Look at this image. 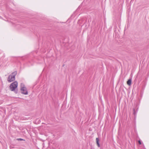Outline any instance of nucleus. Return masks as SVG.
Listing matches in <instances>:
<instances>
[{
	"mask_svg": "<svg viewBox=\"0 0 149 149\" xmlns=\"http://www.w3.org/2000/svg\"><path fill=\"white\" fill-rule=\"evenodd\" d=\"M15 92L16 93H17V91H15Z\"/></svg>",
	"mask_w": 149,
	"mask_h": 149,
	"instance_id": "nucleus-8",
	"label": "nucleus"
},
{
	"mask_svg": "<svg viewBox=\"0 0 149 149\" xmlns=\"http://www.w3.org/2000/svg\"><path fill=\"white\" fill-rule=\"evenodd\" d=\"M18 83L16 81H15L11 83L10 86V90L12 91H15V89L17 87Z\"/></svg>",
	"mask_w": 149,
	"mask_h": 149,
	"instance_id": "nucleus-3",
	"label": "nucleus"
},
{
	"mask_svg": "<svg viewBox=\"0 0 149 149\" xmlns=\"http://www.w3.org/2000/svg\"><path fill=\"white\" fill-rule=\"evenodd\" d=\"M17 74V72L15 71L10 75L8 79V82H10L14 81L15 79V76Z\"/></svg>",
	"mask_w": 149,
	"mask_h": 149,
	"instance_id": "nucleus-1",
	"label": "nucleus"
},
{
	"mask_svg": "<svg viewBox=\"0 0 149 149\" xmlns=\"http://www.w3.org/2000/svg\"><path fill=\"white\" fill-rule=\"evenodd\" d=\"M131 82H132L131 79H129L127 82V84L128 85L130 86L131 85Z\"/></svg>",
	"mask_w": 149,
	"mask_h": 149,
	"instance_id": "nucleus-4",
	"label": "nucleus"
},
{
	"mask_svg": "<svg viewBox=\"0 0 149 149\" xmlns=\"http://www.w3.org/2000/svg\"><path fill=\"white\" fill-rule=\"evenodd\" d=\"M18 140H20V141H22V140H23L22 139H18Z\"/></svg>",
	"mask_w": 149,
	"mask_h": 149,
	"instance_id": "nucleus-6",
	"label": "nucleus"
},
{
	"mask_svg": "<svg viewBox=\"0 0 149 149\" xmlns=\"http://www.w3.org/2000/svg\"><path fill=\"white\" fill-rule=\"evenodd\" d=\"M96 141L97 146L99 147H100V145L99 143V139L98 138H96Z\"/></svg>",
	"mask_w": 149,
	"mask_h": 149,
	"instance_id": "nucleus-5",
	"label": "nucleus"
},
{
	"mask_svg": "<svg viewBox=\"0 0 149 149\" xmlns=\"http://www.w3.org/2000/svg\"><path fill=\"white\" fill-rule=\"evenodd\" d=\"M134 114H135V112H134Z\"/></svg>",
	"mask_w": 149,
	"mask_h": 149,
	"instance_id": "nucleus-9",
	"label": "nucleus"
},
{
	"mask_svg": "<svg viewBox=\"0 0 149 149\" xmlns=\"http://www.w3.org/2000/svg\"><path fill=\"white\" fill-rule=\"evenodd\" d=\"M20 90L22 94L25 95L28 94V92L27 89L25 86L24 84L21 83V84Z\"/></svg>",
	"mask_w": 149,
	"mask_h": 149,
	"instance_id": "nucleus-2",
	"label": "nucleus"
},
{
	"mask_svg": "<svg viewBox=\"0 0 149 149\" xmlns=\"http://www.w3.org/2000/svg\"><path fill=\"white\" fill-rule=\"evenodd\" d=\"M138 142H139V143L140 144H141V141L140 140H139V141H138Z\"/></svg>",
	"mask_w": 149,
	"mask_h": 149,
	"instance_id": "nucleus-7",
	"label": "nucleus"
}]
</instances>
